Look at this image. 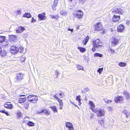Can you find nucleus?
<instances>
[{
    "label": "nucleus",
    "mask_w": 130,
    "mask_h": 130,
    "mask_svg": "<svg viewBox=\"0 0 130 130\" xmlns=\"http://www.w3.org/2000/svg\"><path fill=\"white\" fill-rule=\"evenodd\" d=\"M93 112L96 113L97 116L98 117L104 116L105 113V111L104 109L100 108H96L93 111Z\"/></svg>",
    "instance_id": "obj_1"
},
{
    "label": "nucleus",
    "mask_w": 130,
    "mask_h": 130,
    "mask_svg": "<svg viewBox=\"0 0 130 130\" xmlns=\"http://www.w3.org/2000/svg\"><path fill=\"white\" fill-rule=\"evenodd\" d=\"M79 1L80 3H84L85 2L86 0H79Z\"/></svg>",
    "instance_id": "obj_51"
},
{
    "label": "nucleus",
    "mask_w": 130,
    "mask_h": 130,
    "mask_svg": "<svg viewBox=\"0 0 130 130\" xmlns=\"http://www.w3.org/2000/svg\"><path fill=\"white\" fill-rule=\"evenodd\" d=\"M122 115L123 116H125L126 118H128L129 115V113L126 110H124L123 112Z\"/></svg>",
    "instance_id": "obj_16"
},
{
    "label": "nucleus",
    "mask_w": 130,
    "mask_h": 130,
    "mask_svg": "<svg viewBox=\"0 0 130 130\" xmlns=\"http://www.w3.org/2000/svg\"><path fill=\"white\" fill-rule=\"evenodd\" d=\"M0 112L3 113H5L6 111L4 110H1L0 111Z\"/></svg>",
    "instance_id": "obj_55"
},
{
    "label": "nucleus",
    "mask_w": 130,
    "mask_h": 130,
    "mask_svg": "<svg viewBox=\"0 0 130 130\" xmlns=\"http://www.w3.org/2000/svg\"><path fill=\"white\" fill-rule=\"evenodd\" d=\"M67 12L64 10H61L60 12V14L63 16H66L67 14Z\"/></svg>",
    "instance_id": "obj_26"
},
{
    "label": "nucleus",
    "mask_w": 130,
    "mask_h": 130,
    "mask_svg": "<svg viewBox=\"0 0 130 130\" xmlns=\"http://www.w3.org/2000/svg\"><path fill=\"white\" fill-rule=\"evenodd\" d=\"M27 99L28 101L33 103H36L38 100V97L35 95H29L28 96Z\"/></svg>",
    "instance_id": "obj_4"
},
{
    "label": "nucleus",
    "mask_w": 130,
    "mask_h": 130,
    "mask_svg": "<svg viewBox=\"0 0 130 130\" xmlns=\"http://www.w3.org/2000/svg\"><path fill=\"white\" fill-rule=\"evenodd\" d=\"M104 101L107 104H108V100L107 99H105L104 100Z\"/></svg>",
    "instance_id": "obj_56"
},
{
    "label": "nucleus",
    "mask_w": 130,
    "mask_h": 130,
    "mask_svg": "<svg viewBox=\"0 0 130 130\" xmlns=\"http://www.w3.org/2000/svg\"><path fill=\"white\" fill-rule=\"evenodd\" d=\"M68 30L69 31H70V32H69V33L71 34V33L73 31V29H71L70 28H69L68 29Z\"/></svg>",
    "instance_id": "obj_43"
},
{
    "label": "nucleus",
    "mask_w": 130,
    "mask_h": 130,
    "mask_svg": "<svg viewBox=\"0 0 130 130\" xmlns=\"http://www.w3.org/2000/svg\"><path fill=\"white\" fill-rule=\"evenodd\" d=\"M43 113L45 115H50V112L48 111L46 109L42 110L41 111H39L38 112V113L39 114Z\"/></svg>",
    "instance_id": "obj_19"
},
{
    "label": "nucleus",
    "mask_w": 130,
    "mask_h": 130,
    "mask_svg": "<svg viewBox=\"0 0 130 130\" xmlns=\"http://www.w3.org/2000/svg\"><path fill=\"white\" fill-rule=\"evenodd\" d=\"M24 74L21 73H18L17 74L16 77L14 78V80L16 82H19L24 78L23 75Z\"/></svg>",
    "instance_id": "obj_6"
},
{
    "label": "nucleus",
    "mask_w": 130,
    "mask_h": 130,
    "mask_svg": "<svg viewBox=\"0 0 130 130\" xmlns=\"http://www.w3.org/2000/svg\"><path fill=\"white\" fill-rule=\"evenodd\" d=\"M84 90L86 92H87L88 91L89 89L87 88H86L84 89Z\"/></svg>",
    "instance_id": "obj_59"
},
{
    "label": "nucleus",
    "mask_w": 130,
    "mask_h": 130,
    "mask_svg": "<svg viewBox=\"0 0 130 130\" xmlns=\"http://www.w3.org/2000/svg\"><path fill=\"white\" fill-rule=\"evenodd\" d=\"M77 68L78 70H83L84 69L83 67L79 64L77 65Z\"/></svg>",
    "instance_id": "obj_34"
},
{
    "label": "nucleus",
    "mask_w": 130,
    "mask_h": 130,
    "mask_svg": "<svg viewBox=\"0 0 130 130\" xmlns=\"http://www.w3.org/2000/svg\"><path fill=\"white\" fill-rule=\"evenodd\" d=\"M5 114L6 115H7V116H8L9 115V113L8 112L6 111Z\"/></svg>",
    "instance_id": "obj_58"
},
{
    "label": "nucleus",
    "mask_w": 130,
    "mask_h": 130,
    "mask_svg": "<svg viewBox=\"0 0 130 130\" xmlns=\"http://www.w3.org/2000/svg\"><path fill=\"white\" fill-rule=\"evenodd\" d=\"M10 50L11 53L13 54H16L18 52L19 48L17 46L12 45L10 47Z\"/></svg>",
    "instance_id": "obj_8"
},
{
    "label": "nucleus",
    "mask_w": 130,
    "mask_h": 130,
    "mask_svg": "<svg viewBox=\"0 0 130 130\" xmlns=\"http://www.w3.org/2000/svg\"><path fill=\"white\" fill-rule=\"evenodd\" d=\"M9 39L10 40L15 41L18 39L17 37L15 35H11L9 36Z\"/></svg>",
    "instance_id": "obj_15"
},
{
    "label": "nucleus",
    "mask_w": 130,
    "mask_h": 130,
    "mask_svg": "<svg viewBox=\"0 0 130 130\" xmlns=\"http://www.w3.org/2000/svg\"><path fill=\"white\" fill-rule=\"evenodd\" d=\"M93 46L96 47V48H100L101 47L102 43L100 39H98L93 42Z\"/></svg>",
    "instance_id": "obj_3"
},
{
    "label": "nucleus",
    "mask_w": 130,
    "mask_h": 130,
    "mask_svg": "<svg viewBox=\"0 0 130 130\" xmlns=\"http://www.w3.org/2000/svg\"><path fill=\"white\" fill-rule=\"evenodd\" d=\"M114 100L116 103L119 102H121L123 101V97L122 96H119L115 98Z\"/></svg>",
    "instance_id": "obj_13"
},
{
    "label": "nucleus",
    "mask_w": 130,
    "mask_h": 130,
    "mask_svg": "<svg viewBox=\"0 0 130 130\" xmlns=\"http://www.w3.org/2000/svg\"><path fill=\"white\" fill-rule=\"evenodd\" d=\"M81 101H80L79 102H78L79 104V105H81V102H80Z\"/></svg>",
    "instance_id": "obj_64"
},
{
    "label": "nucleus",
    "mask_w": 130,
    "mask_h": 130,
    "mask_svg": "<svg viewBox=\"0 0 130 130\" xmlns=\"http://www.w3.org/2000/svg\"><path fill=\"white\" fill-rule=\"evenodd\" d=\"M71 103L72 104H73V105H74V104H74V102H72V101H71Z\"/></svg>",
    "instance_id": "obj_63"
},
{
    "label": "nucleus",
    "mask_w": 130,
    "mask_h": 130,
    "mask_svg": "<svg viewBox=\"0 0 130 130\" xmlns=\"http://www.w3.org/2000/svg\"><path fill=\"white\" fill-rule=\"evenodd\" d=\"M66 127L69 128L68 130H74V128L72 127V124L70 123L67 122L66 123Z\"/></svg>",
    "instance_id": "obj_14"
},
{
    "label": "nucleus",
    "mask_w": 130,
    "mask_h": 130,
    "mask_svg": "<svg viewBox=\"0 0 130 130\" xmlns=\"http://www.w3.org/2000/svg\"><path fill=\"white\" fill-rule=\"evenodd\" d=\"M110 41L112 46H114L118 44L119 43L118 39L116 38H112L111 39Z\"/></svg>",
    "instance_id": "obj_9"
},
{
    "label": "nucleus",
    "mask_w": 130,
    "mask_h": 130,
    "mask_svg": "<svg viewBox=\"0 0 130 130\" xmlns=\"http://www.w3.org/2000/svg\"><path fill=\"white\" fill-rule=\"evenodd\" d=\"M45 12H43L42 14H39L38 15V20H45L46 19V17L45 16Z\"/></svg>",
    "instance_id": "obj_10"
},
{
    "label": "nucleus",
    "mask_w": 130,
    "mask_h": 130,
    "mask_svg": "<svg viewBox=\"0 0 130 130\" xmlns=\"http://www.w3.org/2000/svg\"><path fill=\"white\" fill-rule=\"evenodd\" d=\"M112 101L111 100H108V103H111Z\"/></svg>",
    "instance_id": "obj_60"
},
{
    "label": "nucleus",
    "mask_w": 130,
    "mask_h": 130,
    "mask_svg": "<svg viewBox=\"0 0 130 130\" xmlns=\"http://www.w3.org/2000/svg\"><path fill=\"white\" fill-rule=\"evenodd\" d=\"M81 97L80 95H78V96H77L76 97V100L78 101V102H79L80 101H81V100L80 99V97Z\"/></svg>",
    "instance_id": "obj_39"
},
{
    "label": "nucleus",
    "mask_w": 130,
    "mask_h": 130,
    "mask_svg": "<svg viewBox=\"0 0 130 130\" xmlns=\"http://www.w3.org/2000/svg\"><path fill=\"white\" fill-rule=\"evenodd\" d=\"M59 17L57 15H53L52 17V18L53 19H58Z\"/></svg>",
    "instance_id": "obj_41"
},
{
    "label": "nucleus",
    "mask_w": 130,
    "mask_h": 130,
    "mask_svg": "<svg viewBox=\"0 0 130 130\" xmlns=\"http://www.w3.org/2000/svg\"><path fill=\"white\" fill-rule=\"evenodd\" d=\"M62 106H60L59 107V108L60 109H62Z\"/></svg>",
    "instance_id": "obj_61"
},
{
    "label": "nucleus",
    "mask_w": 130,
    "mask_h": 130,
    "mask_svg": "<svg viewBox=\"0 0 130 130\" xmlns=\"http://www.w3.org/2000/svg\"><path fill=\"white\" fill-rule=\"evenodd\" d=\"M74 14L75 17L80 19L83 17V13L81 10H77L74 12Z\"/></svg>",
    "instance_id": "obj_5"
},
{
    "label": "nucleus",
    "mask_w": 130,
    "mask_h": 130,
    "mask_svg": "<svg viewBox=\"0 0 130 130\" xmlns=\"http://www.w3.org/2000/svg\"><path fill=\"white\" fill-rule=\"evenodd\" d=\"M89 104L90 105V108L92 110L93 112L94 110H95L94 109L95 106L94 105L93 103L91 101H90L89 102Z\"/></svg>",
    "instance_id": "obj_21"
},
{
    "label": "nucleus",
    "mask_w": 130,
    "mask_h": 130,
    "mask_svg": "<svg viewBox=\"0 0 130 130\" xmlns=\"http://www.w3.org/2000/svg\"><path fill=\"white\" fill-rule=\"evenodd\" d=\"M58 3V0H54L53 5L54 6H57Z\"/></svg>",
    "instance_id": "obj_38"
},
{
    "label": "nucleus",
    "mask_w": 130,
    "mask_h": 130,
    "mask_svg": "<svg viewBox=\"0 0 130 130\" xmlns=\"http://www.w3.org/2000/svg\"><path fill=\"white\" fill-rule=\"evenodd\" d=\"M25 30V28L24 27L20 26L18 27L17 29L16 30V31L18 33H21Z\"/></svg>",
    "instance_id": "obj_12"
},
{
    "label": "nucleus",
    "mask_w": 130,
    "mask_h": 130,
    "mask_svg": "<svg viewBox=\"0 0 130 130\" xmlns=\"http://www.w3.org/2000/svg\"><path fill=\"white\" fill-rule=\"evenodd\" d=\"M6 37L4 36H0V43L4 41Z\"/></svg>",
    "instance_id": "obj_28"
},
{
    "label": "nucleus",
    "mask_w": 130,
    "mask_h": 130,
    "mask_svg": "<svg viewBox=\"0 0 130 130\" xmlns=\"http://www.w3.org/2000/svg\"><path fill=\"white\" fill-rule=\"evenodd\" d=\"M22 17L24 18H30L31 17V15L30 13L27 12L24 14Z\"/></svg>",
    "instance_id": "obj_22"
},
{
    "label": "nucleus",
    "mask_w": 130,
    "mask_h": 130,
    "mask_svg": "<svg viewBox=\"0 0 130 130\" xmlns=\"http://www.w3.org/2000/svg\"><path fill=\"white\" fill-rule=\"evenodd\" d=\"M59 74V72L57 70L55 71V75H56V77H57L58 76V74Z\"/></svg>",
    "instance_id": "obj_50"
},
{
    "label": "nucleus",
    "mask_w": 130,
    "mask_h": 130,
    "mask_svg": "<svg viewBox=\"0 0 130 130\" xmlns=\"http://www.w3.org/2000/svg\"><path fill=\"white\" fill-rule=\"evenodd\" d=\"M78 49L79 50L80 52L81 53H84L86 51V50L85 48L78 47H77Z\"/></svg>",
    "instance_id": "obj_24"
},
{
    "label": "nucleus",
    "mask_w": 130,
    "mask_h": 130,
    "mask_svg": "<svg viewBox=\"0 0 130 130\" xmlns=\"http://www.w3.org/2000/svg\"><path fill=\"white\" fill-rule=\"evenodd\" d=\"M56 6H54V5H53L52 8V9L53 10H56V8H55V7Z\"/></svg>",
    "instance_id": "obj_53"
},
{
    "label": "nucleus",
    "mask_w": 130,
    "mask_h": 130,
    "mask_svg": "<svg viewBox=\"0 0 130 130\" xmlns=\"http://www.w3.org/2000/svg\"><path fill=\"white\" fill-rule=\"evenodd\" d=\"M108 110L109 111H111L113 110V108L112 107H109L108 108Z\"/></svg>",
    "instance_id": "obj_49"
},
{
    "label": "nucleus",
    "mask_w": 130,
    "mask_h": 130,
    "mask_svg": "<svg viewBox=\"0 0 130 130\" xmlns=\"http://www.w3.org/2000/svg\"><path fill=\"white\" fill-rule=\"evenodd\" d=\"M94 29L97 31L101 30L102 28V25L100 22L95 23L94 25Z\"/></svg>",
    "instance_id": "obj_7"
},
{
    "label": "nucleus",
    "mask_w": 130,
    "mask_h": 130,
    "mask_svg": "<svg viewBox=\"0 0 130 130\" xmlns=\"http://www.w3.org/2000/svg\"><path fill=\"white\" fill-rule=\"evenodd\" d=\"M3 47L6 48H7L9 46L10 44L8 43V42H6L5 44L3 45Z\"/></svg>",
    "instance_id": "obj_37"
},
{
    "label": "nucleus",
    "mask_w": 130,
    "mask_h": 130,
    "mask_svg": "<svg viewBox=\"0 0 130 130\" xmlns=\"http://www.w3.org/2000/svg\"><path fill=\"white\" fill-rule=\"evenodd\" d=\"M103 55L101 54L96 53L94 55V57H103Z\"/></svg>",
    "instance_id": "obj_29"
},
{
    "label": "nucleus",
    "mask_w": 130,
    "mask_h": 130,
    "mask_svg": "<svg viewBox=\"0 0 130 130\" xmlns=\"http://www.w3.org/2000/svg\"><path fill=\"white\" fill-rule=\"evenodd\" d=\"M123 94L125 95L126 99L129 100L130 99V93L127 91H125L123 92Z\"/></svg>",
    "instance_id": "obj_18"
},
{
    "label": "nucleus",
    "mask_w": 130,
    "mask_h": 130,
    "mask_svg": "<svg viewBox=\"0 0 130 130\" xmlns=\"http://www.w3.org/2000/svg\"><path fill=\"white\" fill-rule=\"evenodd\" d=\"M96 47H95L93 46V47L92 48V51L93 52H94L96 51Z\"/></svg>",
    "instance_id": "obj_46"
},
{
    "label": "nucleus",
    "mask_w": 130,
    "mask_h": 130,
    "mask_svg": "<svg viewBox=\"0 0 130 130\" xmlns=\"http://www.w3.org/2000/svg\"><path fill=\"white\" fill-rule=\"evenodd\" d=\"M103 68H100L98 69L97 72L101 74V72L103 71Z\"/></svg>",
    "instance_id": "obj_40"
},
{
    "label": "nucleus",
    "mask_w": 130,
    "mask_h": 130,
    "mask_svg": "<svg viewBox=\"0 0 130 130\" xmlns=\"http://www.w3.org/2000/svg\"><path fill=\"white\" fill-rule=\"evenodd\" d=\"M36 22V20L34 19V17H32V20L31 22L32 23H33L34 22Z\"/></svg>",
    "instance_id": "obj_47"
},
{
    "label": "nucleus",
    "mask_w": 130,
    "mask_h": 130,
    "mask_svg": "<svg viewBox=\"0 0 130 130\" xmlns=\"http://www.w3.org/2000/svg\"><path fill=\"white\" fill-rule=\"evenodd\" d=\"M59 103L60 106H63V104L62 101V100L58 99L57 100Z\"/></svg>",
    "instance_id": "obj_35"
},
{
    "label": "nucleus",
    "mask_w": 130,
    "mask_h": 130,
    "mask_svg": "<svg viewBox=\"0 0 130 130\" xmlns=\"http://www.w3.org/2000/svg\"><path fill=\"white\" fill-rule=\"evenodd\" d=\"M25 95H20V97L19 98H26V97H25Z\"/></svg>",
    "instance_id": "obj_48"
},
{
    "label": "nucleus",
    "mask_w": 130,
    "mask_h": 130,
    "mask_svg": "<svg viewBox=\"0 0 130 130\" xmlns=\"http://www.w3.org/2000/svg\"><path fill=\"white\" fill-rule=\"evenodd\" d=\"M29 103L28 102H26L24 104L25 108L27 109L29 107Z\"/></svg>",
    "instance_id": "obj_31"
},
{
    "label": "nucleus",
    "mask_w": 130,
    "mask_h": 130,
    "mask_svg": "<svg viewBox=\"0 0 130 130\" xmlns=\"http://www.w3.org/2000/svg\"><path fill=\"white\" fill-rule=\"evenodd\" d=\"M25 58L24 57H22L20 59L21 61L22 62H23L25 61Z\"/></svg>",
    "instance_id": "obj_44"
},
{
    "label": "nucleus",
    "mask_w": 130,
    "mask_h": 130,
    "mask_svg": "<svg viewBox=\"0 0 130 130\" xmlns=\"http://www.w3.org/2000/svg\"><path fill=\"white\" fill-rule=\"evenodd\" d=\"M112 11V13L114 14H118L121 15L123 13L122 9L118 6L113 7Z\"/></svg>",
    "instance_id": "obj_2"
},
{
    "label": "nucleus",
    "mask_w": 130,
    "mask_h": 130,
    "mask_svg": "<svg viewBox=\"0 0 130 130\" xmlns=\"http://www.w3.org/2000/svg\"><path fill=\"white\" fill-rule=\"evenodd\" d=\"M52 109V110L54 111V112H57V109L56 107L55 106H52L50 107Z\"/></svg>",
    "instance_id": "obj_32"
},
{
    "label": "nucleus",
    "mask_w": 130,
    "mask_h": 130,
    "mask_svg": "<svg viewBox=\"0 0 130 130\" xmlns=\"http://www.w3.org/2000/svg\"><path fill=\"white\" fill-rule=\"evenodd\" d=\"M3 53V51L2 50V47L0 46V54H2V55H3L2 54Z\"/></svg>",
    "instance_id": "obj_52"
},
{
    "label": "nucleus",
    "mask_w": 130,
    "mask_h": 130,
    "mask_svg": "<svg viewBox=\"0 0 130 130\" xmlns=\"http://www.w3.org/2000/svg\"><path fill=\"white\" fill-rule=\"evenodd\" d=\"M21 13V11L20 10H17L15 12V13L16 16L20 15Z\"/></svg>",
    "instance_id": "obj_30"
},
{
    "label": "nucleus",
    "mask_w": 130,
    "mask_h": 130,
    "mask_svg": "<svg viewBox=\"0 0 130 130\" xmlns=\"http://www.w3.org/2000/svg\"><path fill=\"white\" fill-rule=\"evenodd\" d=\"M124 26L122 24L120 25L117 28V31L119 32H122L124 30Z\"/></svg>",
    "instance_id": "obj_11"
},
{
    "label": "nucleus",
    "mask_w": 130,
    "mask_h": 130,
    "mask_svg": "<svg viewBox=\"0 0 130 130\" xmlns=\"http://www.w3.org/2000/svg\"><path fill=\"white\" fill-rule=\"evenodd\" d=\"M4 106L5 108L10 109H11L13 107L12 105L10 103H8L7 104H5Z\"/></svg>",
    "instance_id": "obj_20"
},
{
    "label": "nucleus",
    "mask_w": 130,
    "mask_h": 130,
    "mask_svg": "<svg viewBox=\"0 0 130 130\" xmlns=\"http://www.w3.org/2000/svg\"><path fill=\"white\" fill-rule=\"evenodd\" d=\"M63 94L62 93H60L59 94V95L60 96H63Z\"/></svg>",
    "instance_id": "obj_62"
},
{
    "label": "nucleus",
    "mask_w": 130,
    "mask_h": 130,
    "mask_svg": "<svg viewBox=\"0 0 130 130\" xmlns=\"http://www.w3.org/2000/svg\"><path fill=\"white\" fill-rule=\"evenodd\" d=\"M126 63L124 62H121L119 64V65L121 67H124L126 65Z\"/></svg>",
    "instance_id": "obj_36"
},
{
    "label": "nucleus",
    "mask_w": 130,
    "mask_h": 130,
    "mask_svg": "<svg viewBox=\"0 0 130 130\" xmlns=\"http://www.w3.org/2000/svg\"><path fill=\"white\" fill-rule=\"evenodd\" d=\"M120 18V15H114L112 18V21L114 22L118 21Z\"/></svg>",
    "instance_id": "obj_17"
},
{
    "label": "nucleus",
    "mask_w": 130,
    "mask_h": 130,
    "mask_svg": "<svg viewBox=\"0 0 130 130\" xmlns=\"http://www.w3.org/2000/svg\"><path fill=\"white\" fill-rule=\"evenodd\" d=\"M52 96L56 100H57L58 99V98L54 94H52Z\"/></svg>",
    "instance_id": "obj_45"
},
{
    "label": "nucleus",
    "mask_w": 130,
    "mask_h": 130,
    "mask_svg": "<svg viewBox=\"0 0 130 130\" xmlns=\"http://www.w3.org/2000/svg\"><path fill=\"white\" fill-rule=\"evenodd\" d=\"M110 51L112 53H115V51L113 50H112L111 49H110Z\"/></svg>",
    "instance_id": "obj_54"
},
{
    "label": "nucleus",
    "mask_w": 130,
    "mask_h": 130,
    "mask_svg": "<svg viewBox=\"0 0 130 130\" xmlns=\"http://www.w3.org/2000/svg\"><path fill=\"white\" fill-rule=\"evenodd\" d=\"M89 39V37L88 36H87L83 41V43L84 45H86L88 42Z\"/></svg>",
    "instance_id": "obj_23"
},
{
    "label": "nucleus",
    "mask_w": 130,
    "mask_h": 130,
    "mask_svg": "<svg viewBox=\"0 0 130 130\" xmlns=\"http://www.w3.org/2000/svg\"><path fill=\"white\" fill-rule=\"evenodd\" d=\"M20 49H19V52L20 53H23V50H24V48L23 47H20Z\"/></svg>",
    "instance_id": "obj_42"
},
{
    "label": "nucleus",
    "mask_w": 130,
    "mask_h": 130,
    "mask_svg": "<svg viewBox=\"0 0 130 130\" xmlns=\"http://www.w3.org/2000/svg\"><path fill=\"white\" fill-rule=\"evenodd\" d=\"M26 98H19V102L20 103H23L26 101Z\"/></svg>",
    "instance_id": "obj_25"
},
{
    "label": "nucleus",
    "mask_w": 130,
    "mask_h": 130,
    "mask_svg": "<svg viewBox=\"0 0 130 130\" xmlns=\"http://www.w3.org/2000/svg\"><path fill=\"white\" fill-rule=\"evenodd\" d=\"M104 121L103 119H102L101 120H98V123L100 124L102 126L104 125Z\"/></svg>",
    "instance_id": "obj_27"
},
{
    "label": "nucleus",
    "mask_w": 130,
    "mask_h": 130,
    "mask_svg": "<svg viewBox=\"0 0 130 130\" xmlns=\"http://www.w3.org/2000/svg\"><path fill=\"white\" fill-rule=\"evenodd\" d=\"M130 21H127L126 22V24L128 25L129 24V22H130Z\"/></svg>",
    "instance_id": "obj_57"
},
{
    "label": "nucleus",
    "mask_w": 130,
    "mask_h": 130,
    "mask_svg": "<svg viewBox=\"0 0 130 130\" xmlns=\"http://www.w3.org/2000/svg\"><path fill=\"white\" fill-rule=\"evenodd\" d=\"M35 123L29 121L27 123V125L29 126H34Z\"/></svg>",
    "instance_id": "obj_33"
}]
</instances>
